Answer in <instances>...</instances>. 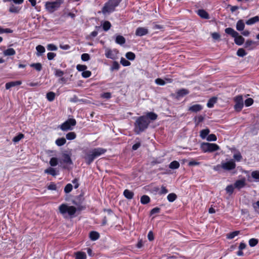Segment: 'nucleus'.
<instances>
[{
	"mask_svg": "<svg viewBox=\"0 0 259 259\" xmlns=\"http://www.w3.org/2000/svg\"><path fill=\"white\" fill-rule=\"evenodd\" d=\"M106 151V149L102 148H95L89 153L84 152L85 155L83 157V158L87 164L90 165L96 158L104 154Z\"/></svg>",
	"mask_w": 259,
	"mask_h": 259,
	"instance_id": "1",
	"label": "nucleus"
},
{
	"mask_svg": "<svg viewBox=\"0 0 259 259\" xmlns=\"http://www.w3.org/2000/svg\"><path fill=\"white\" fill-rule=\"evenodd\" d=\"M150 121L147 117L141 116L137 118L135 123V132L137 134H139L144 131L147 127Z\"/></svg>",
	"mask_w": 259,
	"mask_h": 259,
	"instance_id": "2",
	"label": "nucleus"
},
{
	"mask_svg": "<svg viewBox=\"0 0 259 259\" xmlns=\"http://www.w3.org/2000/svg\"><path fill=\"white\" fill-rule=\"evenodd\" d=\"M120 2L117 0H109L106 3L102 8V12L104 14L113 12L115 8L118 6Z\"/></svg>",
	"mask_w": 259,
	"mask_h": 259,
	"instance_id": "3",
	"label": "nucleus"
},
{
	"mask_svg": "<svg viewBox=\"0 0 259 259\" xmlns=\"http://www.w3.org/2000/svg\"><path fill=\"white\" fill-rule=\"evenodd\" d=\"M59 210L61 214L64 215L67 213L68 215L72 217L76 212V208L73 206H68L66 204H62L59 207Z\"/></svg>",
	"mask_w": 259,
	"mask_h": 259,
	"instance_id": "4",
	"label": "nucleus"
},
{
	"mask_svg": "<svg viewBox=\"0 0 259 259\" xmlns=\"http://www.w3.org/2000/svg\"><path fill=\"white\" fill-rule=\"evenodd\" d=\"M63 2V0H57L55 2H47L46 3L45 7L48 12L53 13L59 9Z\"/></svg>",
	"mask_w": 259,
	"mask_h": 259,
	"instance_id": "5",
	"label": "nucleus"
},
{
	"mask_svg": "<svg viewBox=\"0 0 259 259\" xmlns=\"http://www.w3.org/2000/svg\"><path fill=\"white\" fill-rule=\"evenodd\" d=\"M201 149L203 152H212L219 150V146L214 143H203L201 145Z\"/></svg>",
	"mask_w": 259,
	"mask_h": 259,
	"instance_id": "6",
	"label": "nucleus"
},
{
	"mask_svg": "<svg viewBox=\"0 0 259 259\" xmlns=\"http://www.w3.org/2000/svg\"><path fill=\"white\" fill-rule=\"evenodd\" d=\"M76 123L74 119H69L60 125V128L63 131L71 130V126L75 125Z\"/></svg>",
	"mask_w": 259,
	"mask_h": 259,
	"instance_id": "7",
	"label": "nucleus"
},
{
	"mask_svg": "<svg viewBox=\"0 0 259 259\" xmlns=\"http://www.w3.org/2000/svg\"><path fill=\"white\" fill-rule=\"evenodd\" d=\"M235 109L237 111H240L243 107V98L242 96H237L235 99Z\"/></svg>",
	"mask_w": 259,
	"mask_h": 259,
	"instance_id": "8",
	"label": "nucleus"
},
{
	"mask_svg": "<svg viewBox=\"0 0 259 259\" xmlns=\"http://www.w3.org/2000/svg\"><path fill=\"white\" fill-rule=\"evenodd\" d=\"M236 167V164L233 160L226 162H222V168L226 170H231Z\"/></svg>",
	"mask_w": 259,
	"mask_h": 259,
	"instance_id": "9",
	"label": "nucleus"
},
{
	"mask_svg": "<svg viewBox=\"0 0 259 259\" xmlns=\"http://www.w3.org/2000/svg\"><path fill=\"white\" fill-rule=\"evenodd\" d=\"M148 33V29L145 27H138L136 31V35L140 36L146 35Z\"/></svg>",
	"mask_w": 259,
	"mask_h": 259,
	"instance_id": "10",
	"label": "nucleus"
},
{
	"mask_svg": "<svg viewBox=\"0 0 259 259\" xmlns=\"http://www.w3.org/2000/svg\"><path fill=\"white\" fill-rule=\"evenodd\" d=\"M84 200V198L83 196L81 195L76 197L73 201L72 203L77 207H80L82 204L83 201Z\"/></svg>",
	"mask_w": 259,
	"mask_h": 259,
	"instance_id": "11",
	"label": "nucleus"
},
{
	"mask_svg": "<svg viewBox=\"0 0 259 259\" xmlns=\"http://www.w3.org/2000/svg\"><path fill=\"white\" fill-rule=\"evenodd\" d=\"M246 184L245 180L244 179L237 180L234 183V187L238 189L243 188Z\"/></svg>",
	"mask_w": 259,
	"mask_h": 259,
	"instance_id": "12",
	"label": "nucleus"
},
{
	"mask_svg": "<svg viewBox=\"0 0 259 259\" xmlns=\"http://www.w3.org/2000/svg\"><path fill=\"white\" fill-rule=\"evenodd\" d=\"M21 83H22V82H21V81H20V80L9 82L6 84V89L7 90H9L10 88H11L12 87L17 86V85H19L21 84Z\"/></svg>",
	"mask_w": 259,
	"mask_h": 259,
	"instance_id": "13",
	"label": "nucleus"
},
{
	"mask_svg": "<svg viewBox=\"0 0 259 259\" xmlns=\"http://www.w3.org/2000/svg\"><path fill=\"white\" fill-rule=\"evenodd\" d=\"M235 43L239 46L242 45L244 42V38L239 34L238 33V35L234 37Z\"/></svg>",
	"mask_w": 259,
	"mask_h": 259,
	"instance_id": "14",
	"label": "nucleus"
},
{
	"mask_svg": "<svg viewBox=\"0 0 259 259\" xmlns=\"http://www.w3.org/2000/svg\"><path fill=\"white\" fill-rule=\"evenodd\" d=\"M202 109V106L201 105L199 104H195L194 105L189 108V111H190L191 112H197L198 111H200Z\"/></svg>",
	"mask_w": 259,
	"mask_h": 259,
	"instance_id": "15",
	"label": "nucleus"
},
{
	"mask_svg": "<svg viewBox=\"0 0 259 259\" xmlns=\"http://www.w3.org/2000/svg\"><path fill=\"white\" fill-rule=\"evenodd\" d=\"M21 9V8L20 7L15 6L14 4H11L9 8V12L12 13H19Z\"/></svg>",
	"mask_w": 259,
	"mask_h": 259,
	"instance_id": "16",
	"label": "nucleus"
},
{
	"mask_svg": "<svg viewBox=\"0 0 259 259\" xmlns=\"http://www.w3.org/2000/svg\"><path fill=\"white\" fill-rule=\"evenodd\" d=\"M225 31L227 34L230 35L233 37L236 36L238 35V32L230 27L226 28Z\"/></svg>",
	"mask_w": 259,
	"mask_h": 259,
	"instance_id": "17",
	"label": "nucleus"
},
{
	"mask_svg": "<svg viewBox=\"0 0 259 259\" xmlns=\"http://www.w3.org/2000/svg\"><path fill=\"white\" fill-rule=\"evenodd\" d=\"M105 55L107 58L115 59L116 58L113 52L109 49H106Z\"/></svg>",
	"mask_w": 259,
	"mask_h": 259,
	"instance_id": "18",
	"label": "nucleus"
},
{
	"mask_svg": "<svg viewBox=\"0 0 259 259\" xmlns=\"http://www.w3.org/2000/svg\"><path fill=\"white\" fill-rule=\"evenodd\" d=\"M63 156V161L64 163L72 164V161L71 160L70 156L68 154L64 153L62 155Z\"/></svg>",
	"mask_w": 259,
	"mask_h": 259,
	"instance_id": "19",
	"label": "nucleus"
},
{
	"mask_svg": "<svg viewBox=\"0 0 259 259\" xmlns=\"http://www.w3.org/2000/svg\"><path fill=\"white\" fill-rule=\"evenodd\" d=\"M99 233L96 231H91L90 233V238L92 241H95L99 239Z\"/></svg>",
	"mask_w": 259,
	"mask_h": 259,
	"instance_id": "20",
	"label": "nucleus"
},
{
	"mask_svg": "<svg viewBox=\"0 0 259 259\" xmlns=\"http://www.w3.org/2000/svg\"><path fill=\"white\" fill-rule=\"evenodd\" d=\"M259 21V17L257 16H256L255 17H253L252 18H251L250 19H249L246 22V24L247 25H252L257 22Z\"/></svg>",
	"mask_w": 259,
	"mask_h": 259,
	"instance_id": "21",
	"label": "nucleus"
},
{
	"mask_svg": "<svg viewBox=\"0 0 259 259\" xmlns=\"http://www.w3.org/2000/svg\"><path fill=\"white\" fill-rule=\"evenodd\" d=\"M198 15L203 19H208V14L204 10H199L197 12Z\"/></svg>",
	"mask_w": 259,
	"mask_h": 259,
	"instance_id": "22",
	"label": "nucleus"
},
{
	"mask_svg": "<svg viewBox=\"0 0 259 259\" xmlns=\"http://www.w3.org/2000/svg\"><path fill=\"white\" fill-rule=\"evenodd\" d=\"M245 27V24L242 20H239L237 21L236 24V29L238 31L243 30Z\"/></svg>",
	"mask_w": 259,
	"mask_h": 259,
	"instance_id": "23",
	"label": "nucleus"
},
{
	"mask_svg": "<svg viewBox=\"0 0 259 259\" xmlns=\"http://www.w3.org/2000/svg\"><path fill=\"white\" fill-rule=\"evenodd\" d=\"M115 42L117 44L122 45L125 42V39L123 36L118 35L116 37Z\"/></svg>",
	"mask_w": 259,
	"mask_h": 259,
	"instance_id": "24",
	"label": "nucleus"
},
{
	"mask_svg": "<svg viewBox=\"0 0 259 259\" xmlns=\"http://www.w3.org/2000/svg\"><path fill=\"white\" fill-rule=\"evenodd\" d=\"M123 195L125 198L128 199H132L133 198L134 194L133 192L126 189L123 192Z\"/></svg>",
	"mask_w": 259,
	"mask_h": 259,
	"instance_id": "25",
	"label": "nucleus"
},
{
	"mask_svg": "<svg viewBox=\"0 0 259 259\" xmlns=\"http://www.w3.org/2000/svg\"><path fill=\"white\" fill-rule=\"evenodd\" d=\"M36 50L37 51L36 55L37 56H40L42 55V54H43L45 52V47L41 45H38L36 47Z\"/></svg>",
	"mask_w": 259,
	"mask_h": 259,
	"instance_id": "26",
	"label": "nucleus"
},
{
	"mask_svg": "<svg viewBox=\"0 0 259 259\" xmlns=\"http://www.w3.org/2000/svg\"><path fill=\"white\" fill-rule=\"evenodd\" d=\"M75 259H86L87 255L85 252L77 251L75 253Z\"/></svg>",
	"mask_w": 259,
	"mask_h": 259,
	"instance_id": "27",
	"label": "nucleus"
},
{
	"mask_svg": "<svg viewBox=\"0 0 259 259\" xmlns=\"http://www.w3.org/2000/svg\"><path fill=\"white\" fill-rule=\"evenodd\" d=\"M16 54V52L13 48H9L4 51V55L6 56H13Z\"/></svg>",
	"mask_w": 259,
	"mask_h": 259,
	"instance_id": "28",
	"label": "nucleus"
},
{
	"mask_svg": "<svg viewBox=\"0 0 259 259\" xmlns=\"http://www.w3.org/2000/svg\"><path fill=\"white\" fill-rule=\"evenodd\" d=\"M145 116L147 117L148 120H155L157 118V115L154 112H148Z\"/></svg>",
	"mask_w": 259,
	"mask_h": 259,
	"instance_id": "29",
	"label": "nucleus"
},
{
	"mask_svg": "<svg viewBox=\"0 0 259 259\" xmlns=\"http://www.w3.org/2000/svg\"><path fill=\"white\" fill-rule=\"evenodd\" d=\"M31 67L33 68L37 71H40L42 69V65L40 63H32L30 65Z\"/></svg>",
	"mask_w": 259,
	"mask_h": 259,
	"instance_id": "30",
	"label": "nucleus"
},
{
	"mask_svg": "<svg viewBox=\"0 0 259 259\" xmlns=\"http://www.w3.org/2000/svg\"><path fill=\"white\" fill-rule=\"evenodd\" d=\"M209 132L210 131L208 128L202 130L200 132V136L202 139H204L208 135Z\"/></svg>",
	"mask_w": 259,
	"mask_h": 259,
	"instance_id": "31",
	"label": "nucleus"
},
{
	"mask_svg": "<svg viewBox=\"0 0 259 259\" xmlns=\"http://www.w3.org/2000/svg\"><path fill=\"white\" fill-rule=\"evenodd\" d=\"M66 142V140L64 138H58L56 141V144L58 146H62L64 145Z\"/></svg>",
	"mask_w": 259,
	"mask_h": 259,
	"instance_id": "32",
	"label": "nucleus"
},
{
	"mask_svg": "<svg viewBox=\"0 0 259 259\" xmlns=\"http://www.w3.org/2000/svg\"><path fill=\"white\" fill-rule=\"evenodd\" d=\"M189 93V92L187 89H182L179 90L177 92V94L178 96H179V97H183L184 96L188 94Z\"/></svg>",
	"mask_w": 259,
	"mask_h": 259,
	"instance_id": "33",
	"label": "nucleus"
},
{
	"mask_svg": "<svg viewBox=\"0 0 259 259\" xmlns=\"http://www.w3.org/2000/svg\"><path fill=\"white\" fill-rule=\"evenodd\" d=\"M46 97L49 101L52 102L55 99V94L53 92H50L47 94Z\"/></svg>",
	"mask_w": 259,
	"mask_h": 259,
	"instance_id": "34",
	"label": "nucleus"
},
{
	"mask_svg": "<svg viewBox=\"0 0 259 259\" xmlns=\"http://www.w3.org/2000/svg\"><path fill=\"white\" fill-rule=\"evenodd\" d=\"M103 29L104 31H107L110 29L111 27L110 22L108 21H105L104 22L102 25Z\"/></svg>",
	"mask_w": 259,
	"mask_h": 259,
	"instance_id": "35",
	"label": "nucleus"
},
{
	"mask_svg": "<svg viewBox=\"0 0 259 259\" xmlns=\"http://www.w3.org/2000/svg\"><path fill=\"white\" fill-rule=\"evenodd\" d=\"M45 172L49 175H51L53 176H56L57 175V172L56 170L52 167H50L48 169H45Z\"/></svg>",
	"mask_w": 259,
	"mask_h": 259,
	"instance_id": "36",
	"label": "nucleus"
},
{
	"mask_svg": "<svg viewBox=\"0 0 259 259\" xmlns=\"http://www.w3.org/2000/svg\"><path fill=\"white\" fill-rule=\"evenodd\" d=\"M150 201V197L147 195H143L141 198V202L143 204H146L148 203Z\"/></svg>",
	"mask_w": 259,
	"mask_h": 259,
	"instance_id": "37",
	"label": "nucleus"
},
{
	"mask_svg": "<svg viewBox=\"0 0 259 259\" xmlns=\"http://www.w3.org/2000/svg\"><path fill=\"white\" fill-rule=\"evenodd\" d=\"M216 102L217 98L212 97L208 100L207 103V106L209 108H212L214 104L216 103Z\"/></svg>",
	"mask_w": 259,
	"mask_h": 259,
	"instance_id": "38",
	"label": "nucleus"
},
{
	"mask_svg": "<svg viewBox=\"0 0 259 259\" xmlns=\"http://www.w3.org/2000/svg\"><path fill=\"white\" fill-rule=\"evenodd\" d=\"M240 233L239 231H235L232 232H231L227 235V238L229 239H232L234 238L235 236L239 235Z\"/></svg>",
	"mask_w": 259,
	"mask_h": 259,
	"instance_id": "39",
	"label": "nucleus"
},
{
	"mask_svg": "<svg viewBox=\"0 0 259 259\" xmlns=\"http://www.w3.org/2000/svg\"><path fill=\"white\" fill-rule=\"evenodd\" d=\"M180 166V163L178 161H172L170 164H169V167L170 168V169H177Z\"/></svg>",
	"mask_w": 259,
	"mask_h": 259,
	"instance_id": "40",
	"label": "nucleus"
},
{
	"mask_svg": "<svg viewBox=\"0 0 259 259\" xmlns=\"http://www.w3.org/2000/svg\"><path fill=\"white\" fill-rule=\"evenodd\" d=\"M177 195L174 193L169 194L167 196V200L170 202H174L177 199Z\"/></svg>",
	"mask_w": 259,
	"mask_h": 259,
	"instance_id": "41",
	"label": "nucleus"
},
{
	"mask_svg": "<svg viewBox=\"0 0 259 259\" xmlns=\"http://www.w3.org/2000/svg\"><path fill=\"white\" fill-rule=\"evenodd\" d=\"M125 57L127 59L133 61L135 59L136 56L134 53L129 52L125 54Z\"/></svg>",
	"mask_w": 259,
	"mask_h": 259,
	"instance_id": "42",
	"label": "nucleus"
},
{
	"mask_svg": "<svg viewBox=\"0 0 259 259\" xmlns=\"http://www.w3.org/2000/svg\"><path fill=\"white\" fill-rule=\"evenodd\" d=\"M120 65L117 61H114L110 68L111 71L118 70L119 69Z\"/></svg>",
	"mask_w": 259,
	"mask_h": 259,
	"instance_id": "43",
	"label": "nucleus"
},
{
	"mask_svg": "<svg viewBox=\"0 0 259 259\" xmlns=\"http://www.w3.org/2000/svg\"><path fill=\"white\" fill-rule=\"evenodd\" d=\"M24 136L23 134L20 133L17 136H15L13 138L12 141L14 143H17L20 140H21L22 139L24 138Z\"/></svg>",
	"mask_w": 259,
	"mask_h": 259,
	"instance_id": "44",
	"label": "nucleus"
},
{
	"mask_svg": "<svg viewBox=\"0 0 259 259\" xmlns=\"http://www.w3.org/2000/svg\"><path fill=\"white\" fill-rule=\"evenodd\" d=\"M76 134L74 132H70L66 134V137L67 140H72L76 138Z\"/></svg>",
	"mask_w": 259,
	"mask_h": 259,
	"instance_id": "45",
	"label": "nucleus"
},
{
	"mask_svg": "<svg viewBox=\"0 0 259 259\" xmlns=\"http://www.w3.org/2000/svg\"><path fill=\"white\" fill-rule=\"evenodd\" d=\"M247 53H246L245 51L242 48L239 49L237 52V55L239 57H243Z\"/></svg>",
	"mask_w": 259,
	"mask_h": 259,
	"instance_id": "46",
	"label": "nucleus"
},
{
	"mask_svg": "<svg viewBox=\"0 0 259 259\" xmlns=\"http://www.w3.org/2000/svg\"><path fill=\"white\" fill-rule=\"evenodd\" d=\"M58 159L56 157H53L50 159V164L52 166H55L58 164Z\"/></svg>",
	"mask_w": 259,
	"mask_h": 259,
	"instance_id": "47",
	"label": "nucleus"
},
{
	"mask_svg": "<svg viewBox=\"0 0 259 259\" xmlns=\"http://www.w3.org/2000/svg\"><path fill=\"white\" fill-rule=\"evenodd\" d=\"M233 158L237 161H240L242 159V156L241 153L239 152H238L234 154Z\"/></svg>",
	"mask_w": 259,
	"mask_h": 259,
	"instance_id": "48",
	"label": "nucleus"
},
{
	"mask_svg": "<svg viewBox=\"0 0 259 259\" xmlns=\"http://www.w3.org/2000/svg\"><path fill=\"white\" fill-rule=\"evenodd\" d=\"M258 243V240L255 238H251L249 240V245L251 247L255 246Z\"/></svg>",
	"mask_w": 259,
	"mask_h": 259,
	"instance_id": "49",
	"label": "nucleus"
},
{
	"mask_svg": "<svg viewBox=\"0 0 259 259\" xmlns=\"http://www.w3.org/2000/svg\"><path fill=\"white\" fill-rule=\"evenodd\" d=\"M72 190V185L71 184H68L64 188V192L66 193H70Z\"/></svg>",
	"mask_w": 259,
	"mask_h": 259,
	"instance_id": "50",
	"label": "nucleus"
},
{
	"mask_svg": "<svg viewBox=\"0 0 259 259\" xmlns=\"http://www.w3.org/2000/svg\"><path fill=\"white\" fill-rule=\"evenodd\" d=\"M87 68V66L85 65L78 64L76 66V69L79 71H84Z\"/></svg>",
	"mask_w": 259,
	"mask_h": 259,
	"instance_id": "51",
	"label": "nucleus"
},
{
	"mask_svg": "<svg viewBox=\"0 0 259 259\" xmlns=\"http://www.w3.org/2000/svg\"><path fill=\"white\" fill-rule=\"evenodd\" d=\"M120 63L123 66H128L131 65V63L126 60L124 58H121L120 60Z\"/></svg>",
	"mask_w": 259,
	"mask_h": 259,
	"instance_id": "52",
	"label": "nucleus"
},
{
	"mask_svg": "<svg viewBox=\"0 0 259 259\" xmlns=\"http://www.w3.org/2000/svg\"><path fill=\"white\" fill-rule=\"evenodd\" d=\"M234 186H233L232 185H230L226 187V190L227 193H229L230 194H231L233 193L234 191Z\"/></svg>",
	"mask_w": 259,
	"mask_h": 259,
	"instance_id": "53",
	"label": "nucleus"
},
{
	"mask_svg": "<svg viewBox=\"0 0 259 259\" xmlns=\"http://www.w3.org/2000/svg\"><path fill=\"white\" fill-rule=\"evenodd\" d=\"M254 43L255 42L252 40H247L245 44V48H248L249 49H251L252 48L251 47V46L252 45L254 44Z\"/></svg>",
	"mask_w": 259,
	"mask_h": 259,
	"instance_id": "54",
	"label": "nucleus"
},
{
	"mask_svg": "<svg viewBox=\"0 0 259 259\" xmlns=\"http://www.w3.org/2000/svg\"><path fill=\"white\" fill-rule=\"evenodd\" d=\"M217 140V137L214 134H210L207 137V140L208 141H215Z\"/></svg>",
	"mask_w": 259,
	"mask_h": 259,
	"instance_id": "55",
	"label": "nucleus"
},
{
	"mask_svg": "<svg viewBox=\"0 0 259 259\" xmlns=\"http://www.w3.org/2000/svg\"><path fill=\"white\" fill-rule=\"evenodd\" d=\"M64 72L60 69H55V75L57 77H62L64 75Z\"/></svg>",
	"mask_w": 259,
	"mask_h": 259,
	"instance_id": "56",
	"label": "nucleus"
},
{
	"mask_svg": "<svg viewBox=\"0 0 259 259\" xmlns=\"http://www.w3.org/2000/svg\"><path fill=\"white\" fill-rule=\"evenodd\" d=\"M47 48L49 51H56L57 47L54 44H49L47 46Z\"/></svg>",
	"mask_w": 259,
	"mask_h": 259,
	"instance_id": "57",
	"label": "nucleus"
},
{
	"mask_svg": "<svg viewBox=\"0 0 259 259\" xmlns=\"http://www.w3.org/2000/svg\"><path fill=\"white\" fill-rule=\"evenodd\" d=\"M81 58L82 61H87L90 60V56L89 54L87 53H84L81 55Z\"/></svg>",
	"mask_w": 259,
	"mask_h": 259,
	"instance_id": "58",
	"label": "nucleus"
},
{
	"mask_svg": "<svg viewBox=\"0 0 259 259\" xmlns=\"http://www.w3.org/2000/svg\"><path fill=\"white\" fill-rule=\"evenodd\" d=\"M155 82L157 84L160 85H163L165 84V81L160 78L156 79L155 80Z\"/></svg>",
	"mask_w": 259,
	"mask_h": 259,
	"instance_id": "59",
	"label": "nucleus"
},
{
	"mask_svg": "<svg viewBox=\"0 0 259 259\" xmlns=\"http://www.w3.org/2000/svg\"><path fill=\"white\" fill-rule=\"evenodd\" d=\"M56 56V54L52 52H50L47 54V58L49 60H52L54 59Z\"/></svg>",
	"mask_w": 259,
	"mask_h": 259,
	"instance_id": "60",
	"label": "nucleus"
},
{
	"mask_svg": "<svg viewBox=\"0 0 259 259\" xmlns=\"http://www.w3.org/2000/svg\"><path fill=\"white\" fill-rule=\"evenodd\" d=\"M253 103V100L251 98H248L245 101V105L246 106L248 107L251 105Z\"/></svg>",
	"mask_w": 259,
	"mask_h": 259,
	"instance_id": "61",
	"label": "nucleus"
},
{
	"mask_svg": "<svg viewBox=\"0 0 259 259\" xmlns=\"http://www.w3.org/2000/svg\"><path fill=\"white\" fill-rule=\"evenodd\" d=\"M81 75L84 78H88L91 75V72L90 71L85 70L82 72Z\"/></svg>",
	"mask_w": 259,
	"mask_h": 259,
	"instance_id": "62",
	"label": "nucleus"
},
{
	"mask_svg": "<svg viewBox=\"0 0 259 259\" xmlns=\"http://www.w3.org/2000/svg\"><path fill=\"white\" fill-rule=\"evenodd\" d=\"M204 119V118L202 116L200 115L197 117L195 118L196 124L198 125L199 123L201 122Z\"/></svg>",
	"mask_w": 259,
	"mask_h": 259,
	"instance_id": "63",
	"label": "nucleus"
},
{
	"mask_svg": "<svg viewBox=\"0 0 259 259\" xmlns=\"http://www.w3.org/2000/svg\"><path fill=\"white\" fill-rule=\"evenodd\" d=\"M48 189L50 190H56L57 189V186L54 183H51L48 186Z\"/></svg>",
	"mask_w": 259,
	"mask_h": 259,
	"instance_id": "64",
	"label": "nucleus"
}]
</instances>
